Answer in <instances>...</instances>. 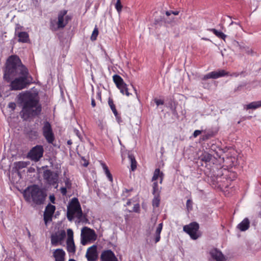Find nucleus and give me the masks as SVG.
<instances>
[{"mask_svg":"<svg viewBox=\"0 0 261 261\" xmlns=\"http://www.w3.org/2000/svg\"><path fill=\"white\" fill-rule=\"evenodd\" d=\"M4 79L8 82H11L10 86L12 90L26 88L32 80L28 68L16 55H12L7 59Z\"/></svg>","mask_w":261,"mask_h":261,"instance_id":"obj_1","label":"nucleus"},{"mask_svg":"<svg viewBox=\"0 0 261 261\" xmlns=\"http://www.w3.org/2000/svg\"><path fill=\"white\" fill-rule=\"evenodd\" d=\"M19 100L22 104L21 115L24 119L35 117L40 114L42 111L41 105L37 94L30 91L20 93Z\"/></svg>","mask_w":261,"mask_h":261,"instance_id":"obj_2","label":"nucleus"},{"mask_svg":"<svg viewBox=\"0 0 261 261\" xmlns=\"http://www.w3.org/2000/svg\"><path fill=\"white\" fill-rule=\"evenodd\" d=\"M46 196L45 192L37 185L28 187L23 192V197L25 201L30 202L32 200L37 205L43 204Z\"/></svg>","mask_w":261,"mask_h":261,"instance_id":"obj_3","label":"nucleus"},{"mask_svg":"<svg viewBox=\"0 0 261 261\" xmlns=\"http://www.w3.org/2000/svg\"><path fill=\"white\" fill-rule=\"evenodd\" d=\"M83 216L82 211L79 202L76 198L72 200V203L68 206L67 217L70 221L72 220L74 217L79 220H82Z\"/></svg>","mask_w":261,"mask_h":261,"instance_id":"obj_4","label":"nucleus"},{"mask_svg":"<svg viewBox=\"0 0 261 261\" xmlns=\"http://www.w3.org/2000/svg\"><path fill=\"white\" fill-rule=\"evenodd\" d=\"M67 13V10H62L58 14L57 21L56 20H51L50 21V27L51 30L56 31L60 29L64 28L67 25V21L64 18Z\"/></svg>","mask_w":261,"mask_h":261,"instance_id":"obj_5","label":"nucleus"},{"mask_svg":"<svg viewBox=\"0 0 261 261\" xmlns=\"http://www.w3.org/2000/svg\"><path fill=\"white\" fill-rule=\"evenodd\" d=\"M81 244L83 245L87 244L88 241H95L97 239V235L93 229L87 227H84L81 230Z\"/></svg>","mask_w":261,"mask_h":261,"instance_id":"obj_6","label":"nucleus"},{"mask_svg":"<svg viewBox=\"0 0 261 261\" xmlns=\"http://www.w3.org/2000/svg\"><path fill=\"white\" fill-rule=\"evenodd\" d=\"M43 176L48 184L52 186L56 185L55 188H57L59 181V174L57 172L47 169L44 171Z\"/></svg>","mask_w":261,"mask_h":261,"instance_id":"obj_7","label":"nucleus"},{"mask_svg":"<svg viewBox=\"0 0 261 261\" xmlns=\"http://www.w3.org/2000/svg\"><path fill=\"white\" fill-rule=\"evenodd\" d=\"M42 129L43 136L47 142L53 144L55 137L50 123L47 121H44Z\"/></svg>","mask_w":261,"mask_h":261,"instance_id":"obj_8","label":"nucleus"},{"mask_svg":"<svg viewBox=\"0 0 261 261\" xmlns=\"http://www.w3.org/2000/svg\"><path fill=\"white\" fill-rule=\"evenodd\" d=\"M199 224L196 222H192L189 225L184 226L183 230L187 233L193 240L197 239L199 235L198 234Z\"/></svg>","mask_w":261,"mask_h":261,"instance_id":"obj_9","label":"nucleus"},{"mask_svg":"<svg viewBox=\"0 0 261 261\" xmlns=\"http://www.w3.org/2000/svg\"><path fill=\"white\" fill-rule=\"evenodd\" d=\"M44 150L42 145H36L29 152L28 156L35 162L38 161L42 157Z\"/></svg>","mask_w":261,"mask_h":261,"instance_id":"obj_10","label":"nucleus"},{"mask_svg":"<svg viewBox=\"0 0 261 261\" xmlns=\"http://www.w3.org/2000/svg\"><path fill=\"white\" fill-rule=\"evenodd\" d=\"M228 75V72H227L224 70H219L211 72L204 75L202 79V80H206L208 79H217Z\"/></svg>","mask_w":261,"mask_h":261,"instance_id":"obj_11","label":"nucleus"},{"mask_svg":"<svg viewBox=\"0 0 261 261\" xmlns=\"http://www.w3.org/2000/svg\"><path fill=\"white\" fill-rule=\"evenodd\" d=\"M100 259V261H118L115 253L110 249L102 251Z\"/></svg>","mask_w":261,"mask_h":261,"instance_id":"obj_12","label":"nucleus"},{"mask_svg":"<svg viewBox=\"0 0 261 261\" xmlns=\"http://www.w3.org/2000/svg\"><path fill=\"white\" fill-rule=\"evenodd\" d=\"M97 248V247L95 245H93L88 248L86 254V257L88 261L97 260L98 258Z\"/></svg>","mask_w":261,"mask_h":261,"instance_id":"obj_13","label":"nucleus"},{"mask_svg":"<svg viewBox=\"0 0 261 261\" xmlns=\"http://www.w3.org/2000/svg\"><path fill=\"white\" fill-rule=\"evenodd\" d=\"M210 261H225V258L222 253L216 248L210 251Z\"/></svg>","mask_w":261,"mask_h":261,"instance_id":"obj_14","label":"nucleus"},{"mask_svg":"<svg viewBox=\"0 0 261 261\" xmlns=\"http://www.w3.org/2000/svg\"><path fill=\"white\" fill-rule=\"evenodd\" d=\"M66 237L65 231L62 230L57 233H56L51 236V243L53 246H56L58 245L59 243L64 240Z\"/></svg>","mask_w":261,"mask_h":261,"instance_id":"obj_15","label":"nucleus"},{"mask_svg":"<svg viewBox=\"0 0 261 261\" xmlns=\"http://www.w3.org/2000/svg\"><path fill=\"white\" fill-rule=\"evenodd\" d=\"M65 252L62 249H57L53 252L55 261H64Z\"/></svg>","mask_w":261,"mask_h":261,"instance_id":"obj_16","label":"nucleus"},{"mask_svg":"<svg viewBox=\"0 0 261 261\" xmlns=\"http://www.w3.org/2000/svg\"><path fill=\"white\" fill-rule=\"evenodd\" d=\"M250 226L249 220L246 218L243 220L238 225L237 228L241 231L247 230Z\"/></svg>","mask_w":261,"mask_h":261,"instance_id":"obj_17","label":"nucleus"},{"mask_svg":"<svg viewBox=\"0 0 261 261\" xmlns=\"http://www.w3.org/2000/svg\"><path fill=\"white\" fill-rule=\"evenodd\" d=\"M163 173L161 172L159 168L155 169L153 173V175L152 177V181H156V180L159 178L160 183L162 184L163 180Z\"/></svg>","mask_w":261,"mask_h":261,"instance_id":"obj_18","label":"nucleus"},{"mask_svg":"<svg viewBox=\"0 0 261 261\" xmlns=\"http://www.w3.org/2000/svg\"><path fill=\"white\" fill-rule=\"evenodd\" d=\"M16 36L18 37V42L22 43H27L29 40V35L26 32H18Z\"/></svg>","mask_w":261,"mask_h":261,"instance_id":"obj_19","label":"nucleus"},{"mask_svg":"<svg viewBox=\"0 0 261 261\" xmlns=\"http://www.w3.org/2000/svg\"><path fill=\"white\" fill-rule=\"evenodd\" d=\"M29 164V162L19 161L14 163V166L15 169L17 170V174L20 175V172L19 170L26 167Z\"/></svg>","mask_w":261,"mask_h":261,"instance_id":"obj_20","label":"nucleus"},{"mask_svg":"<svg viewBox=\"0 0 261 261\" xmlns=\"http://www.w3.org/2000/svg\"><path fill=\"white\" fill-rule=\"evenodd\" d=\"M163 223H161L158 225L157 228H156V230H155V233L154 234L155 243H158L160 240V239H161L160 234H161L162 230L163 229Z\"/></svg>","mask_w":261,"mask_h":261,"instance_id":"obj_21","label":"nucleus"},{"mask_svg":"<svg viewBox=\"0 0 261 261\" xmlns=\"http://www.w3.org/2000/svg\"><path fill=\"white\" fill-rule=\"evenodd\" d=\"M261 107V101H253L244 106L246 110L256 109Z\"/></svg>","mask_w":261,"mask_h":261,"instance_id":"obj_22","label":"nucleus"},{"mask_svg":"<svg viewBox=\"0 0 261 261\" xmlns=\"http://www.w3.org/2000/svg\"><path fill=\"white\" fill-rule=\"evenodd\" d=\"M113 80L117 87L123 85H125V83L122 78L119 75L115 74L113 76Z\"/></svg>","mask_w":261,"mask_h":261,"instance_id":"obj_23","label":"nucleus"},{"mask_svg":"<svg viewBox=\"0 0 261 261\" xmlns=\"http://www.w3.org/2000/svg\"><path fill=\"white\" fill-rule=\"evenodd\" d=\"M212 155L207 152H204L202 153L199 157V159L205 163L210 162L212 160Z\"/></svg>","mask_w":261,"mask_h":261,"instance_id":"obj_24","label":"nucleus"},{"mask_svg":"<svg viewBox=\"0 0 261 261\" xmlns=\"http://www.w3.org/2000/svg\"><path fill=\"white\" fill-rule=\"evenodd\" d=\"M67 250L69 253L74 254L75 252V246L73 241H67Z\"/></svg>","mask_w":261,"mask_h":261,"instance_id":"obj_25","label":"nucleus"},{"mask_svg":"<svg viewBox=\"0 0 261 261\" xmlns=\"http://www.w3.org/2000/svg\"><path fill=\"white\" fill-rule=\"evenodd\" d=\"M108 104L112 111L113 113H114L115 116L117 119L119 117V114L117 111V110L116 109L115 106L114 104V102L112 99L109 98L108 100Z\"/></svg>","mask_w":261,"mask_h":261,"instance_id":"obj_26","label":"nucleus"},{"mask_svg":"<svg viewBox=\"0 0 261 261\" xmlns=\"http://www.w3.org/2000/svg\"><path fill=\"white\" fill-rule=\"evenodd\" d=\"M208 30L212 32L217 37L225 40L226 35L223 32L219 31L215 29H210Z\"/></svg>","mask_w":261,"mask_h":261,"instance_id":"obj_27","label":"nucleus"},{"mask_svg":"<svg viewBox=\"0 0 261 261\" xmlns=\"http://www.w3.org/2000/svg\"><path fill=\"white\" fill-rule=\"evenodd\" d=\"M153 183L152 185V188H153L152 194H153V195H156V196L160 195V193H161V188L159 187L157 181H153Z\"/></svg>","mask_w":261,"mask_h":261,"instance_id":"obj_28","label":"nucleus"},{"mask_svg":"<svg viewBox=\"0 0 261 261\" xmlns=\"http://www.w3.org/2000/svg\"><path fill=\"white\" fill-rule=\"evenodd\" d=\"M128 158L131 163V169L132 171H134L137 168V162L134 156L132 154H128Z\"/></svg>","mask_w":261,"mask_h":261,"instance_id":"obj_29","label":"nucleus"},{"mask_svg":"<svg viewBox=\"0 0 261 261\" xmlns=\"http://www.w3.org/2000/svg\"><path fill=\"white\" fill-rule=\"evenodd\" d=\"M55 206L50 204H48L45 207L44 213L53 216L55 211Z\"/></svg>","mask_w":261,"mask_h":261,"instance_id":"obj_30","label":"nucleus"},{"mask_svg":"<svg viewBox=\"0 0 261 261\" xmlns=\"http://www.w3.org/2000/svg\"><path fill=\"white\" fill-rule=\"evenodd\" d=\"M120 91V92L122 94H125L126 96H128L130 95V93L128 91V89L127 88V85L125 83V85H121L120 87H117Z\"/></svg>","mask_w":261,"mask_h":261,"instance_id":"obj_31","label":"nucleus"},{"mask_svg":"<svg viewBox=\"0 0 261 261\" xmlns=\"http://www.w3.org/2000/svg\"><path fill=\"white\" fill-rule=\"evenodd\" d=\"M154 198L152 200V206L155 207H158L160 203V195L156 196V195H153Z\"/></svg>","mask_w":261,"mask_h":261,"instance_id":"obj_32","label":"nucleus"},{"mask_svg":"<svg viewBox=\"0 0 261 261\" xmlns=\"http://www.w3.org/2000/svg\"><path fill=\"white\" fill-rule=\"evenodd\" d=\"M53 216L48 214H46L44 212L43 214V219L45 224H47V222L49 221H51L52 220Z\"/></svg>","mask_w":261,"mask_h":261,"instance_id":"obj_33","label":"nucleus"},{"mask_svg":"<svg viewBox=\"0 0 261 261\" xmlns=\"http://www.w3.org/2000/svg\"><path fill=\"white\" fill-rule=\"evenodd\" d=\"M98 34V31L97 28H95L93 31L92 34L91 36V39L93 41L95 40Z\"/></svg>","mask_w":261,"mask_h":261,"instance_id":"obj_34","label":"nucleus"},{"mask_svg":"<svg viewBox=\"0 0 261 261\" xmlns=\"http://www.w3.org/2000/svg\"><path fill=\"white\" fill-rule=\"evenodd\" d=\"M68 239L67 241H73V232L72 229H68L67 231Z\"/></svg>","mask_w":261,"mask_h":261,"instance_id":"obj_35","label":"nucleus"},{"mask_svg":"<svg viewBox=\"0 0 261 261\" xmlns=\"http://www.w3.org/2000/svg\"><path fill=\"white\" fill-rule=\"evenodd\" d=\"M122 6L121 4L120 0H117V2L115 4V8L118 13H120L122 10Z\"/></svg>","mask_w":261,"mask_h":261,"instance_id":"obj_36","label":"nucleus"},{"mask_svg":"<svg viewBox=\"0 0 261 261\" xmlns=\"http://www.w3.org/2000/svg\"><path fill=\"white\" fill-rule=\"evenodd\" d=\"M65 187L69 189L71 188V182L69 178L66 177L64 179Z\"/></svg>","mask_w":261,"mask_h":261,"instance_id":"obj_37","label":"nucleus"},{"mask_svg":"<svg viewBox=\"0 0 261 261\" xmlns=\"http://www.w3.org/2000/svg\"><path fill=\"white\" fill-rule=\"evenodd\" d=\"M233 25H235L236 26V29H238V27H242L241 25H240V23L239 22H234V21H231L230 24H229L228 25V29H231V28L233 26Z\"/></svg>","mask_w":261,"mask_h":261,"instance_id":"obj_38","label":"nucleus"},{"mask_svg":"<svg viewBox=\"0 0 261 261\" xmlns=\"http://www.w3.org/2000/svg\"><path fill=\"white\" fill-rule=\"evenodd\" d=\"M8 108L11 109L12 111H13L16 108V104L14 102H11L8 104Z\"/></svg>","mask_w":261,"mask_h":261,"instance_id":"obj_39","label":"nucleus"},{"mask_svg":"<svg viewBox=\"0 0 261 261\" xmlns=\"http://www.w3.org/2000/svg\"><path fill=\"white\" fill-rule=\"evenodd\" d=\"M22 29V27H21L20 25L17 24L15 27V34L16 35L17 34H18V32H19V31L21 30Z\"/></svg>","mask_w":261,"mask_h":261,"instance_id":"obj_40","label":"nucleus"},{"mask_svg":"<svg viewBox=\"0 0 261 261\" xmlns=\"http://www.w3.org/2000/svg\"><path fill=\"white\" fill-rule=\"evenodd\" d=\"M132 190L130 189L129 190H127V189H125L124 191H123V193H122V196L126 198L128 196V193L130 191H132Z\"/></svg>","mask_w":261,"mask_h":261,"instance_id":"obj_41","label":"nucleus"},{"mask_svg":"<svg viewBox=\"0 0 261 261\" xmlns=\"http://www.w3.org/2000/svg\"><path fill=\"white\" fill-rule=\"evenodd\" d=\"M186 205L188 208V209H191L192 206V201L190 199H188L187 201Z\"/></svg>","mask_w":261,"mask_h":261,"instance_id":"obj_42","label":"nucleus"},{"mask_svg":"<svg viewBox=\"0 0 261 261\" xmlns=\"http://www.w3.org/2000/svg\"><path fill=\"white\" fill-rule=\"evenodd\" d=\"M67 188L62 187L60 189V192L63 196H65L67 194Z\"/></svg>","mask_w":261,"mask_h":261,"instance_id":"obj_43","label":"nucleus"},{"mask_svg":"<svg viewBox=\"0 0 261 261\" xmlns=\"http://www.w3.org/2000/svg\"><path fill=\"white\" fill-rule=\"evenodd\" d=\"M140 210V205L139 204H136L133 207V211L135 212H138Z\"/></svg>","mask_w":261,"mask_h":261,"instance_id":"obj_44","label":"nucleus"},{"mask_svg":"<svg viewBox=\"0 0 261 261\" xmlns=\"http://www.w3.org/2000/svg\"><path fill=\"white\" fill-rule=\"evenodd\" d=\"M155 102L157 106L164 104V101L161 99H155Z\"/></svg>","mask_w":261,"mask_h":261,"instance_id":"obj_45","label":"nucleus"},{"mask_svg":"<svg viewBox=\"0 0 261 261\" xmlns=\"http://www.w3.org/2000/svg\"><path fill=\"white\" fill-rule=\"evenodd\" d=\"M228 29L229 32H230V33H232V34H235V33L237 32V30H238V29H236V26H235V25H233V26L231 28V29H229L228 28Z\"/></svg>","mask_w":261,"mask_h":261,"instance_id":"obj_46","label":"nucleus"},{"mask_svg":"<svg viewBox=\"0 0 261 261\" xmlns=\"http://www.w3.org/2000/svg\"><path fill=\"white\" fill-rule=\"evenodd\" d=\"M105 174H106L107 176L108 177L109 180L111 181H112L113 177H112V176L110 171H109L108 172H106Z\"/></svg>","mask_w":261,"mask_h":261,"instance_id":"obj_47","label":"nucleus"},{"mask_svg":"<svg viewBox=\"0 0 261 261\" xmlns=\"http://www.w3.org/2000/svg\"><path fill=\"white\" fill-rule=\"evenodd\" d=\"M201 133V130H196L194 131L193 133V136L194 137H197L198 135H199Z\"/></svg>","mask_w":261,"mask_h":261,"instance_id":"obj_48","label":"nucleus"},{"mask_svg":"<svg viewBox=\"0 0 261 261\" xmlns=\"http://www.w3.org/2000/svg\"><path fill=\"white\" fill-rule=\"evenodd\" d=\"M101 165L102 166L103 170L105 171V172H108L109 170L108 167L106 165V164H105L104 163H101Z\"/></svg>","mask_w":261,"mask_h":261,"instance_id":"obj_49","label":"nucleus"},{"mask_svg":"<svg viewBox=\"0 0 261 261\" xmlns=\"http://www.w3.org/2000/svg\"><path fill=\"white\" fill-rule=\"evenodd\" d=\"M101 165L102 166L103 170L105 171V172H108L109 170L108 167L106 165V164H105L104 163H101Z\"/></svg>","mask_w":261,"mask_h":261,"instance_id":"obj_50","label":"nucleus"},{"mask_svg":"<svg viewBox=\"0 0 261 261\" xmlns=\"http://www.w3.org/2000/svg\"><path fill=\"white\" fill-rule=\"evenodd\" d=\"M49 200L53 203H55V197L54 195L49 196Z\"/></svg>","mask_w":261,"mask_h":261,"instance_id":"obj_51","label":"nucleus"},{"mask_svg":"<svg viewBox=\"0 0 261 261\" xmlns=\"http://www.w3.org/2000/svg\"><path fill=\"white\" fill-rule=\"evenodd\" d=\"M242 72L241 73H239V72H233L231 74H229V75H230L231 76H234V77H237L240 74H242Z\"/></svg>","mask_w":261,"mask_h":261,"instance_id":"obj_52","label":"nucleus"},{"mask_svg":"<svg viewBox=\"0 0 261 261\" xmlns=\"http://www.w3.org/2000/svg\"><path fill=\"white\" fill-rule=\"evenodd\" d=\"M245 50L246 53L248 54H250L252 53V50L248 47L245 48Z\"/></svg>","mask_w":261,"mask_h":261,"instance_id":"obj_53","label":"nucleus"},{"mask_svg":"<svg viewBox=\"0 0 261 261\" xmlns=\"http://www.w3.org/2000/svg\"><path fill=\"white\" fill-rule=\"evenodd\" d=\"M91 105L93 108L95 107L96 106L95 100L93 98H92L91 99Z\"/></svg>","mask_w":261,"mask_h":261,"instance_id":"obj_54","label":"nucleus"},{"mask_svg":"<svg viewBox=\"0 0 261 261\" xmlns=\"http://www.w3.org/2000/svg\"><path fill=\"white\" fill-rule=\"evenodd\" d=\"M64 18L65 20L67 21V23L68 22V21L71 19L69 16L66 15L65 16Z\"/></svg>","mask_w":261,"mask_h":261,"instance_id":"obj_55","label":"nucleus"},{"mask_svg":"<svg viewBox=\"0 0 261 261\" xmlns=\"http://www.w3.org/2000/svg\"><path fill=\"white\" fill-rule=\"evenodd\" d=\"M172 14H174V15H177L179 14V11H172Z\"/></svg>","mask_w":261,"mask_h":261,"instance_id":"obj_56","label":"nucleus"},{"mask_svg":"<svg viewBox=\"0 0 261 261\" xmlns=\"http://www.w3.org/2000/svg\"><path fill=\"white\" fill-rule=\"evenodd\" d=\"M172 11H167L166 12V14L167 15V16H169L171 14H172Z\"/></svg>","mask_w":261,"mask_h":261,"instance_id":"obj_57","label":"nucleus"},{"mask_svg":"<svg viewBox=\"0 0 261 261\" xmlns=\"http://www.w3.org/2000/svg\"><path fill=\"white\" fill-rule=\"evenodd\" d=\"M97 97L98 99H99L100 100L101 99V94L100 93H98L97 94Z\"/></svg>","mask_w":261,"mask_h":261,"instance_id":"obj_58","label":"nucleus"},{"mask_svg":"<svg viewBox=\"0 0 261 261\" xmlns=\"http://www.w3.org/2000/svg\"><path fill=\"white\" fill-rule=\"evenodd\" d=\"M75 132H76V135L80 138V136H79V132L78 130L76 129L74 130Z\"/></svg>","mask_w":261,"mask_h":261,"instance_id":"obj_59","label":"nucleus"},{"mask_svg":"<svg viewBox=\"0 0 261 261\" xmlns=\"http://www.w3.org/2000/svg\"><path fill=\"white\" fill-rule=\"evenodd\" d=\"M130 203H131L130 200H128L127 201V202H126V205H130Z\"/></svg>","mask_w":261,"mask_h":261,"instance_id":"obj_60","label":"nucleus"},{"mask_svg":"<svg viewBox=\"0 0 261 261\" xmlns=\"http://www.w3.org/2000/svg\"><path fill=\"white\" fill-rule=\"evenodd\" d=\"M67 143H68V144H71L72 143V142L70 140H69V141H68Z\"/></svg>","mask_w":261,"mask_h":261,"instance_id":"obj_61","label":"nucleus"},{"mask_svg":"<svg viewBox=\"0 0 261 261\" xmlns=\"http://www.w3.org/2000/svg\"><path fill=\"white\" fill-rule=\"evenodd\" d=\"M68 261H75L74 259H69Z\"/></svg>","mask_w":261,"mask_h":261,"instance_id":"obj_62","label":"nucleus"},{"mask_svg":"<svg viewBox=\"0 0 261 261\" xmlns=\"http://www.w3.org/2000/svg\"><path fill=\"white\" fill-rule=\"evenodd\" d=\"M228 17L229 18L231 19V17L229 16H228Z\"/></svg>","mask_w":261,"mask_h":261,"instance_id":"obj_63","label":"nucleus"}]
</instances>
